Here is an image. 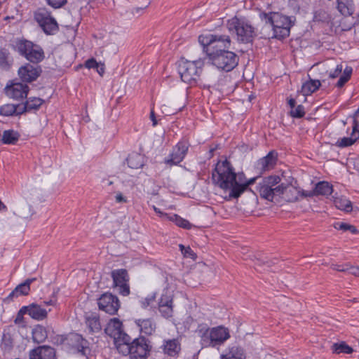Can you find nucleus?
I'll list each match as a JSON object with an SVG mask.
<instances>
[{
	"label": "nucleus",
	"mask_w": 359,
	"mask_h": 359,
	"mask_svg": "<svg viewBox=\"0 0 359 359\" xmlns=\"http://www.w3.org/2000/svg\"><path fill=\"white\" fill-rule=\"evenodd\" d=\"M281 179L278 175L264 177L256 186V191L261 198L273 201L275 196H280L285 193V199L294 202L298 199V193L294 187H289L284 184H278Z\"/></svg>",
	"instance_id": "obj_1"
},
{
	"label": "nucleus",
	"mask_w": 359,
	"mask_h": 359,
	"mask_svg": "<svg viewBox=\"0 0 359 359\" xmlns=\"http://www.w3.org/2000/svg\"><path fill=\"white\" fill-rule=\"evenodd\" d=\"M259 18L272 27V38L283 40L290 36V29L294 25L295 18L287 16L279 12H261Z\"/></svg>",
	"instance_id": "obj_2"
},
{
	"label": "nucleus",
	"mask_w": 359,
	"mask_h": 359,
	"mask_svg": "<svg viewBox=\"0 0 359 359\" xmlns=\"http://www.w3.org/2000/svg\"><path fill=\"white\" fill-rule=\"evenodd\" d=\"M196 332L200 337L202 348L220 346L230 338L229 329L224 326L210 328L207 324L202 323L198 325Z\"/></svg>",
	"instance_id": "obj_3"
},
{
	"label": "nucleus",
	"mask_w": 359,
	"mask_h": 359,
	"mask_svg": "<svg viewBox=\"0 0 359 359\" xmlns=\"http://www.w3.org/2000/svg\"><path fill=\"white\" fill-rule=\"evenodd\" d=\"M226 27L240 43H252L257 36L255 28L245 18H232L227 20Z\"/></svg>",
	"instance_id": "obj_4"
},
{
	"label": "nucleus",
	"mask_w": 359,
	"mask_h": 359,
	"mask_svg": "<svg viewBox=\"0 0 359 359\" xmlns=\"http://www.w3.org/2000/svg\"><path fill=\"white\" fill-rule=\"evenodd\" d=\"M198 42L203 46V50L208 58L215 54L228 50L231 44V40L229 35L218 34L200 35Z\"/></svg>",
	"instance_id": "obj_5"
},
{
	"label": "nucleus",
	"mask_w": 359,
	"mask_h": 359,
	"mask_svg": "<svg viewBox=\"0 0 359 359\" xmlns=\"http://www.w3.org/2000/svg\"><path fill=\"white\" fill-rule=\"evenodd\" d=\"M235 177V169L227 159L218 161L212 172V181L213 184L224 191L233 189V182Z\"/></svg>",
	"instance_id": "obj_6"
},
{
	"label": "nucleus",
	"mask_w": 359,
	"mask_h": 359,
	"mask_svg": "<svg viewBox=\"0 0 359 359\" xmlns=\"http://www.w3.org/2000/svg\"><path fill=\"white\" fill-rule=\"evenodd\" d=\"M150 341L144 337L133 340L130 337L129 341H124L117 347L118 353L123 355H129L130 359H147L151 346Z\"/></svg>",
	"instance_id": "obj_7"
},
{
	"label": "nucleus",
	"mask_w": 359,
	"mask_h": 359,
	"mask_svg": "<svg viewBox=\"0 0 359 359\" xmlns=\"http://www.w3.org/2000/svg\"><path fill=\"white\" fill-rule=\"evenodd\" d=\"M13 48L20 56L32 64H39L45 57L44 51L39 45L24 38L16 39Z\"/></svg>",
	"instance_id": "obj_8"
},
{
	"label": "nucleus",
	"mask_w": 359,
	"mask_h": 359,
	"mask_svg": "<svg viewBox=\"0 0 359 359\" xmlns=\"http://www.w3.org/2000/svg\"><path fill=\"white\" fill-rule=\"evenodd\" d=\"M203 65L204 62L201 59L194 61H180L178 65V72L182 81L189 84L196 83Z\"/></svg>",
	"instance_id": "obj_9"
},
{
	"label": "nucleus",
	"mask_w": 359,
	"mask_h": 359,
	"mask_svg": "<svg viewBox=\"0 0 359 359\" xmlns=\"http://www.w3.org/2000/svg\"><path fill=\"white\" fill-rule=\"evenodd\" d=\"M212 65L215 66L218 69L225 72H229L236 68L239 62L238 55L228 50L215 54L208 58Z\"/></svg>",
	"instance_id": "obj_10"
},
{
	"label": "nucleus",
	"mask_w": 359,
	"mask_h": 359,
	"mask_svg": "<svg viewBox=\"0 0 359 359\" xmlns=\"http://www.w3.org/2000/svg\"><path fill=\"white\" fill-rule=\"evenodd\" d=\"M34 19L48 35L54 34L59 29L56 20L45 8H40L34 13Z\"/></svg>",
	"instance_id": "obj_11"
},
{
	"label": "nucleus",
	"mask_w": 359,
	"mask_h": 359,
	"mask_svg": "<svg viewBox=\"0 0 359 359\" xmlns=\"http://www.w3.org/2000/svg\"><path fill=\"white\" fill-rule=\"evenodd\" d=\"M104 332L108 336L114 339L116 348L119 344L130 340V336L124 332L123 323L118 318L111 319L105 327Z\"/></svg>",
	"instance_id": "obj_12"
},
{
	"label": "nucleus",
	"mask_w": 359,
	"mask_h": 359,
	"mask_svg": "<svg viewBox=\"0 0 359 359\" xmlns=\"http://www.w3.org/2000/svg\"><path fill=\"white\" fill-rule=\"evenodd\" d=\"M190 144L188 140H182L177 142L172 149L168 157L165 159V163L168 165H179L187 156Z\"/></svg>",
	"instance_id": "obj_13"
},
{
	"label": "nucleus",
	"mask_w": 359,
	"mask_h": 359,
	"mask_svg": "<svg viewBox=\"0 0 359 359\" xmlns=\"http://www.w3.org/2000/svg\"><path fill=\"white\" fill-rule=\"evenodd\" d=\"M97 305L100 311L109 315H115L117 313L121 304L116 295L110 292H104L97 299Z\"/></svg>",
	"instance_id": "obj_14"
},
{
	"label": "nucleus",
	"mask_w": 359,
	"mask_h": 359,
	"mask_svg": "<svg viewBox=\"0 0 359 359\" xmlns=\"http://www.w3.org/2000/svg\"><path fill=\"white\" fill-rule=\"evenodd\" d=\"M111 276L113 280V286L118 288V293L123 296H128L130 294V286L127 270L124 269L113 270Z\"/></svg>",
	"instance_id": "obj_15"
},
{
	"label": "nucleus",
	"mask_w": 359,
	"mask_h": 359,
	"mask_svg": "<svg viewBox=\"0 0 359 359\" xmlns=\"http://www.w3.org/2000/svg\"><path fill=\"white\" fill-rule=\"evenodd\" d=\"M42 69L40 66H34L27 63L18 69V75L24 82L31 83L36 81L41 75Z\"/></svg>",
	"instance_id": "obj_16"
},
{
	"label": "nucleus",
	"mask_w": 359,
	"mask_h": 359,
	"mask_svg": "<svg viewBox=\"0 0 359 359\" xmlns=\"http://www.w3.org/2000/svg\"><path fill=\"white\" fill-rule=\"evenodd\" d=\"M56 351L48 345L39 346L29 351V359H56Z\"/></svg>",
	"instance_id": "obj_17"
},
{
	"label": "nucleus",
	"mask_w": 359,
	"mask_h": 359,
	"mask_svg": "<svg viewBox=\"0 0 359 359\" xmlns=\"http://www.w3.org/2000/svg\"><path fill=\"white\" fill-rule=\"evenodd\" d=\"M29 87L25 83L20 82L13 83L11 86L5 88L6 94L14 100H20L27 97Z\"/></svg>",
	"instance_id": "obj_18"
},
{
	"label": "nucleus",
	"mask_w": 359,
	"mask_h": 359,
	"mask_svg": "<svg viewBox=\"0 0 359 359\" xmlns=\"http://www.w3.org/2000/svg\"><path fill=\"white\" fill-rule=\"evenodd\" d=\"M246 180L245 175L243 172L238 173L235 172L233 189L229 194L230 198H238L241 196L245 191L244 185Z\"/></svg>",
	"instance_id": "obj_19"
},
{
	"label": "nucleus",
	"mask_w": 359,
	"mask_h": 359,
	"mask_svg": "<svg viewBox=\"0 0 359 359\" xmlns=\"http://www.w3.org/2000/svg\"><path fill=\"white\" fill-rule=\"evenodd\" d=\"M277 161V153L275 151H269L267 155L259 160L257 163V168L261 172H264L274 167Z\"/></svg>",
	"instance_id": "obj_20"
},
{
	"label": "nucleus",
	"mask_w": 359,
	"mask_h": 359,
	"mask_svg": "<svg viewBox=\"0 0 359 359\" xmlns=\"http://www.w3.org/2000/svg\"><path fill=\"white\" fill-rule=\"evenodd\" d=\"M332 192L333 186L330 183L327 181H320L316 184L312 194H305V196H323L327 198Z\"/></svg>",
	"instance_id": "obj_21"
},
{
	"label": "nucleus",
	"mask_w": 359,
	"mask_h": 359,
	"mask_svg": "<svg viewBox=\"0 0 359 359\" xmlns=\"http://www.w3.org/2000/svg\"><path fill=\"white\" fill-rule=\"evenodd\" d=\"M162 348L165 354L171 357H175L180 353L181 350V345L177 339H168L164 340Z\"/></svg>",
	"instance_id": "obj_22"
},
{
	"label": "nucleus",
	"mask_w": 359,
	"mask_h": 359,
	"mask_svg": "<svg viewBox=\"0 0 359 359\" xmlns=\"http://www.w3.org/2000/svg\"><path fill=\"white\" fill-rule=\"evenodd\" d=\"M27 314L33 319L43 320L47 318L48 311L37 304L32 303L28 306Z\"/></svg>",
	"instance_id": "obj_23"
},
{
	"label": "nucleus",
	"mask_w": 359,
	"mask_h": 359,
	"mask_svg": "<svg viewBox=\"0 0 359 359\" xmlns=\"http://www.w3.org/2000/svg\"><path fill=\"white\" fill-rule=\"evenodd\" d=\"M14 60L6 48H0V69L8 71L13 66Z\"/></svg>",
	"instance_id": "obj_24"
},
{
	"label": "nucleus",
	"mask_w": 359,
	"mask_h": 359,
	"mask_svg": "<svg viewBox=\"0 0 359 359\" xmlns=\"http://www.w3.org/2000/svg\"><path fill=\"white\" fill-rule=\"evenodd\" d=\"M128 165L132 169H139L143 167L145 163L144 155L133 152L130 154L126 159Z\"/></svg>",
	"instance_id": "obj_25"
},
{
	"label": "nucleus",
	"mask_w": 359,
	"mask_h": 359,
	"mask_svg": "<svg viewBox=\"0 0 359 359\" xmlns=\"http://www.w3.org/2000/svg\"><path fill=\"white\" fill-rule=\"evenodd\" d=\"M32 340L36 344H41L48 338V331L41 325H35L32 331Z\"/></svg>",
	"instance_id": "obj_26"
},
{
	"label": "nucleus",
	"mask_w": 359,
	"mask_h": 359,
	"mask_svg": "<svg viewBox=\"0 0 359 359\" xmlns=\"http://www.w3.org/2000/svg\"><path fill=\"white\" fill-rule=\"evenodd\" d=\"M337 8L341 15L349 16L353 14L354 4L353 0H337Z\"/></svg>",
	"instance_id": "obj_27"
},
{
	"label": "nucleus",
	"mask_w": 359,
	"mask_h": 359,
	"mask_svg": "<svg viewBox=\"0 0 359 359\" xmlns=\"http://www.w3.org/2000/svg\"><path fill=\"white\" fill-rule=\"evenodd\" d=\"M136 325L140 327L141 332L147 335H151L156 329V325L151 318L137 319Z\"/></svg>",
	"instance_id": "obj_28"
},
{
	"label": "nucleus",
	"mask_w": 359,
	"mask_h": 359,
	"mask_svg": "<svg viewBox=\"0 0 359 359\" xmlns=\"http://www.w3.org/2000/svg\"><path fill=\"white\" fill-rule=\"evenodd\" d=\"M43 103V100L39 97H29L24 104H21L22 110L20 114L38 109Z\"/></svg>",
	"instance_id": "obj_29"
},
{
	"label": "nucleus",
	"mask_w": 359,
	"mask_h": 359,
	"mask_svg": "<svg viewBox=\"0 0 359 359\" xmlns=\"http://www.w3.org/2000/svg\"><path fill=\"white\" fill-rule=\"evenodd\" d=\"M22 110L21 104H6L0 107V115L4 116H19Z\"/></svg>",
	"instance_id": "obj_30"
},
{
	"label": "nucleus",
	"mask_w": 359,
	"mask_h": 359,
	"mask_svg": "<svg viewBox=\"0 0 359 359\" xmlns=\"http://www.w3.org/2000/svg\"><path fill=\"white\" fill-rule=\"evenodd\" d=\"M86 323L90 333L98 332L102 330L100 317L97 314L92 313L86 318Z\"/></svg>",
	"instance_id": "obj_31"
},
{
	"label": "nucleus",
	"mask_w": 359,
	"mask_h": 359,
	"mask_svg": "<svg viewBox=\"0 0 359 359\" xmlns=\"http://www.w3.org/2000/svg\"><path fill=\"white\" fill-rule=\"evenodd\" d=\"M359 139V132L354 130L352 128V132L350 137H344L339 139L335 145L339 148H345L353 145Z\"/></svg>",
	"instance_id": "obj_32"
},
{
	"label": "nucleus",
	"mask_w": 359,
	"mask_h": 359,
	"mask_svg": "<svg viewBox=\"0 0 359 359\" xmlns=\"http://www.w3.org/2000/svg\"><path fill=\"white\" fill-rule=\"evenodd\" d=\"M321 83L319 80L310 79L303 83L301 89L302 93L305 95H309L319 89Z\"/></svg>",
	"instance_id": "obj_33"
},
{
	"label": "nucleus",
	"mask_w": 359,
	"mask_h": 359,
	"mask_svg": "<svg viewBox=\"0 0 359 359\" xmlns=\"http://www.w3.org/2000/svg\"><path fill=\"white\" fill-rule=\"evenodd\" d=\"M74 346L77 349L78 353H79L81 355H86V350L89 349L88 347V341L84 339L82 335L76 334L74 336Z\"/></svg>",
	"instance_id": "obj_34"
},
{
	"label": "nucleus",
	"mask_w": 359,
	"mask_h": 359,
	"mask_svg": "<svg viewBox=\"0 0 359 359\" xmlns=\"http://www.w3.org/2000/svg\"><path fill=\"white\" fill-rule=\"evenodd\" d=\"M334 204L339 210L347 212L352 211V203L345 197H334Z\"/></svg>",
	"instance_id": "obj_35"
},
{
	"label": "nucleus",
	"mask_w": 359,
	"mask_h": 359,
	"mask_svg": "<svg viewBox=\"0 0 359 359\" xmlns=\"http://www.w3.org/2000/svg\"><path fill=\"white\" fill-rule=\"evenodd\" d=\"M19 137V134L13 130H6L3 133L1 142L5 144H15Z\"/></svg>",
	"instance_id": "obj_36"
},
{
	"label": "nucleus",
	"mask_w": 359,
	"mask_h": 359,
	"mask_svg": "<svg viewBox=\"0 0 359 359\" xmlns=\"http://www.w3.org/2000/svg\"><path fill=\"white\" fill-rule=\"evenodd\" d=\"M227 359H245V355L242 348L238 346H233L229 348L227 353L223 354V358Z\"/></svg>",
	"instance_id": "obj_37"
},
{
	"label": "nucleus",
	"mask_w": 359,
	"mask_h": 359,
	"mask_svg": "<svg viewBox=\"0 0 359 359\" xmlns=\"http://www.w3.org/2000/svg\"><path fill=\"white\" fill-rule=\"evenodd\" d=\"M35 280L36 278H27L15 288V292H18L19 296L27 295L30 291V285Z\"/></svg>",
	"instance_id": "obj_38"
},
{
	"label": "nucleus",
	"mask_w": 359,
	"mask_h": 359,
	"mask_svg": "<svg viewBox=\"0 0 359 359\" xmlns=\"http://www.w3.org/2000/svg\"><path fill=\"white\" fill-rule=\"evenodd\" d=\"M332 350L333 353L339 354V353H351L353 350V348L348 346L345 341H341L339 343H334L332 346Z\"/></svg>",
	"instance_id": "obj_39"
},
{
	"label": "nucleus",
	"mask_w": 359,
	"mask_h": 359,
	"mask_svg": "<svg viewBox=\"0 0 359 359\" xmlns=\"http://www.w3.org/2000/svg\"><path fill=\"white\" fill-rule=\"evenodd\" d=\"M334 227L337 230H341L343 231H350L353 234H355L358 231L355 226L341 222H335Z\"/></svg>",
	"instance_id": "obj_40"
},
{
	"label": "nucleus",
	"mask_w": 359,
	"mask_h": 359,
	"mask_svg": "<svg viewBox=\"0 0 359 359\" xmlns=\"http://www.w3.org/2000/svg\"><path fill=\"white\" fill-rule=\"evenodd\" d=\"M173 304V296L168 290H163L158 300V306Z\"/></svg>",
	"instance_id": "obj_41"
},
{
	"label": "nucleus",
	"mask_w": 359,
	"mask_h": 359,
	"mask_svg": "<svg viewBox=\"0 0 359 359\" xmlns=\"http://www.w3.org/2000/svg\"><path fill=\"white\" fill-rule=\"evenodd\" d=\"M330 15L323 9H318L314 13L313 20L316 22H325L330 20Z\"/></svg>",
	"instance_id": "obj_42"
},
{
	"label": "nucleus",
	"mask_w": 359,
	"mask_h": 359,
	"mask_svg": "<svg viewBox=\"0 0 359 359\" xmlns=\"http://www.w3.org/2000/svg\"><path fill=\"white\" fill-rule=\"evenodd\" d=\"M171 219L174 220L176 225L180 227H182V228H184L186 229H190L191 227V224H190V222L188 220L181 217L180 216H179L177 215H174L171 217Z\"/></svg>",
	"instance_id": "obj_43"
},
{
	"label": "nucleus",
	"mask_w": 359,
	"mask_h": 359,
	"mask_svg": "<svg viewBox=\"0 0 359 359\" xmlns=\"http://www.w3.org/2000/svg\"><path fill=\"white\" fill-rule=\"evenodd\" d=\"M158 310L163 318H171L173 315V304L159 306Z\"/></svg>",
	"instance_id": "obj_44"
},
{
	"label": "nucleus",
	"mask_w": 359,
	"mask_h": 359,
	"mask_svg": "<svg viewBox=\"0 0 359 359\" xmlns=\"http://www.w3.org/2000/svg\"><path fill=\"white\" fill-rule=\"evenodd\" d=\"M308 3L306 0H289V6L294 10L299 11L306 8Z\"/></svg>",
	"instance_id": "obj_45"
},
{
	"label": "nucleus",
	"mask_w": 359,
	"mask_h": 359,
	"mask_svg": "<svg viewBox=\"0 0 359 359\" xmlns=\"http://www.w3.org/2000/svg\"><path fill=\"white\" fill-rule=\"evenodd\" d=\"M305 114V109L302 104L297 105L290 111V116L295 118H301L304 116Z\"/></svg>",
	"instance_id": "obj_46"
},
{
	"label": "nucleus",
	"mask_w": 359,
	"mask_h": 359,
	"mask_svg": "<svg viewBox=\"0 0 359 359\" xmlns=\"http://www.w3.org/2000/svg\"><path fill=\"white\" fill-rule=\"evenodd\" d=\"M179 248L184 257L192 259L193 260H196L197 258L196 254L189 246L185 247L182 244H180Z\"/></svg>",
	"instance_id": "obj_47"
},
{
	"label": "nucleus",
	"mask_w": 359,
	"mask_h": 359,
	"mask_svg": "<svg viewBox=\"0 0 359 359\" xmlns=\"http://www.w3.org/2000/svg\"><path fill=\"white\" fill-rule=\"evenodd\" d=\"M27 306H22L17 313L16 318L14 320L15 324L16 325H22V327L25 326V323L24 320V315L27 314Z\"/></svg>",
	"instance_id": "obj_48"
},
{
	"label": "nucleus",
	"mask_w": 359,
	"mask_h": 359,
	"mask_svg": "<svg viewBox=\"0 0 359 359\" xmlns=\"http://www.w3.org/2000/svg\"><path fill=\"white\" fill-rule=\"evenodd\" d=\"M156 293H152L147 295L145 298L142 299L140 301V304L142 308L146 309L149 306H150L152 303H154L156 300Z\"/></svg>",
	"instance_id": "obj_49"
},
{
	"label": "nucleus",
	"mask_w": 359,
	"mask_h": 359,
	"mask_svg": "<svg viewBox=\"0 0 359 359\" xmlns=\"http://www.w3.org/2000/svg\"><path fill=\"white\" fill-rule=\"evenodd\" d=\"M275 261H277L276 259L275 260H260L258 259L256 262V269L258 270L257 267H264V270H269V268L273 264H275Z\"/></svg>",
	"instance_id": "obj_50"
},
{
	"label": "nucleus",
	"mask_w": 359,
	"mask_h": 359,
	"mask_svg": "<svg viewBox=\"0 0 359 359\" xmlns=\"http://www.w3.org/2000/svg\"><path fill=\"white\" fill-rule=\"evenodd\" d=\"M45 1L54 9L60 8L67 3V0H45Z\"/></svg>",
	"instance_id": "obj_51"
},
{
	"label": "nucleus",
	"mask_w": 359,
	"mask_h": 359,
	"mask_svg": "<svg viewBox=\"0 0 359 359\" xmlns=\"http://www.w3.org/2000/svg\"><path fill=\"white\" fill-rule=\"evenodd\" d=\"M85 66L88 69H96L99 67V63L92 57L86 61Z\"/></svg>",
	"instance_id": "obj_52"
},
{
	"label": "nucleus",
	"mask_w": 359,
	"mask_h": 359,
	"mask_svg": "<svg viewBox=\"0 0 359 359\" xmlns=\"http://www.w3.org/2000/svg\"><path fill=\"white\" fill-rule=\"evenodd\" d=\"M352 128L354 130L359 132V108L357 109L353 117V123Z\"/></svg>",
	"instance_id": "obj_53"
},
{
	"label": "nucleus",
	"mask_w": 359,
	"mask_h": 359,
	"mask_svg": "<svg viewBox=\"0 0 359 359\" xmlns=\"http://www.w3.org/2000/svg\"><path fill=\"white\" fill-rule=\"evenodd\" d=\"M341 72H342V65H338L337 66L336 69L333 72H330V77L332 79L337 78L340 75Z\"/></svg>",
	"instance_id": "obj_54"
},
{
	"label": "nucleus",
	"mask_w": 359,
	"mask_h": 359,
	"mask_svg": "<svg viewBox=\"0 0 359 359\" xmlns=\"http://www.w3.org/2000/svg\"><path fill=\"white\" fill-rule=\"evenodd\" d=\"M347 273L359 277V266H354L348 264Z\"/></svg>",
	"instance_id": "obj_55"
},
{
	"label": "nucleus",
	"mask_w": 359,
	"mask_h": 359,
	"mask_svg": "<svg viewBox=\"0 0 359 359\" xmlns=\"http://www.w3.org/2000/svg\"><path fill=\"white\" fill-rule=\"evenodd\" d=\"M19 297V294H18V292H15V289H14L4 299L5 302H11L13 301L15 298H17Z\"/></svg>",
	"instance_id": "obj_56"
},
{
	"label": "nucleus",
	"mask_w": 359,
	"mask_h": 359,
	"mask_svg": "<svg viewBox=\"0 0 359 359\" xmlns=\"http://www.w3.org/2000/svg\"><path fill=\"white\" fill-rule=\"evenodd\" d=\"M332 269L340 272H347L348 264H335L333 265Z\"/></svg>",
	"instance_id": "obj_57"
},
{
	"label": "nucleus",
	"mask_w": 359,
	"mask_h": 359,
	"mask_svg": "<svg viewBox=\"0 0 359 359\" xmlns=\"http://www.w3.org/2000/svg\"><path fill=\"white\" fill-rule=\"evenodd\" d=\"M349 79L346 77L344 75H341L338 81L336 83V86L338 88H341L344 86V84L348 81Z\"/></svg>",
	"instance_id": "obj_58"
},
{
	"label": "nucleus",
	"mask_w": 359,
	"mask_h": 359,
	"mask_svg": "<svg viewBox=\"0 0 359 359\" xmlns=\"http://www.w3.org/2000/svg\"><path fill=\"white\" fill-rule=\"evenodd\" d=\"M116 203H127V198L121 192H118L115 196Z\"/></svg>",
	"instance_id": "obj_59"
},
{
	"label": "nucleus",
	"mask_w": 359,
	"mask_h": 359,
	"mask_svg": "<svg viewBox=\"0 0 359 359\" xmlns=\"http://www.w3.org/2000/svg\"><path fill=\"white\" fill-rule=\"evenodd\" d=\"M352 68L351 67H346L344 70V72H343V74L344 76H345L346 77H347L348 79H350L351 78V74H352Z\"/></svg>",
	"instance_id": "obj_60"
},
{
	"label": "nucleus",
	"mask_w": 359,
	"mask_h": 359,
	"mask_svg": "<svg viewBox=\"0 0 359 359\" xmlns=\"http://www.w3.org/2000/svg\"><path fill=\"white\" fill-rule=\"evenodd\" d=\"M150 119L152 121V126L154 127L156 126L158 124V122H157V120H156V114H155V112H154V111L153 109L151 110V112H150Z\"/></svg>",
	"instance_id": "obj_61"
},
{
	"label": "nucleus",
	"mask_w": 359,
	"mask_h": 359,
	"mask_svg": "<svg viewBox=\"0 0 359 359\" xmlns=\"http://www.w3.org/2000/svg\"><path fill=\"white\" fill-rule=\"evenodd\" d=\"M257 179V177H252L250 180H247L246 182H245V185H244L245 191H246L248 189V188L250 185L253 184L255 182Z\"/></svg>",
	"instance_id": "obj_62"
},
{
	"label": "nucleus",
	"mask_w": 359,
	"mask_h": 359,
	"mask_svg": "<svg viewBox=\"0 0 359 359\" xmlns=\"http://www.w3.org/2000/svg\"><path fill=\"white\" fill-rule=\"evenodd\" d=\"M287 104L291 109H293L296 107V100L292 97L287 98Z\"/></svg>",
	"instance_id": "obj_63"
},
{
	"label": "nucleus",
	"mask_w": 359,
	"mask_h": 359,
	"mask_svg": "<svg viewBox=\"0 0 359 359\" xmlns=\"http://www.w3.org/2000/svg\"><path fill=\"white\" fill-rule=\"evenodd\" d=\"M96 69H97V72L99 73V74L102 75V74L104 72V65L99 64V67L96 68Z\"/></svg>",
	"instance_id": "obj_64"
}]
</instances>
